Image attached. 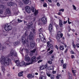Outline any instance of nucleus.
<instances>
[{
  "instance_id": "nucleus-1",
  "label": "nucleus",
  "mask_w": 79,
  "mask_h": 79,
  "mask_svg": "<svg viewBox=\"0 0 79 79\" xmlns=\"http://www.w3.org/2000/svg\"><path fill=\"white\" fill-rule=\"evenodd\" d=\"M14 55V56H17V53L16 51L12 49L10 51V54L8 56H7L5 57L3 56L1 57L0 60V61L1 63L2 69L3 72L5 70L4 68L6 66H8L11 63V60L9 58L10 56H13Z\"/></svg>"
},
{
  "instance_id": "nucleus-2",
  "label": "nucleus",
  "mask_w": 79,
  "mask_h": 79,
  "mask_svg": "<svg viewBox=\"0 0 79 79\" xmlns=\"http://www.w3.org/2000/svg\"><path fill=\"white\" fill-rule=\"evenodd\" d=\"M15 63H16L17 66H23L25 67L26 65H28V64H29V63H26L24 61H22L21 63H20L19 61L18 60H16L15 62Z\"/></svg>"
},
{
  "instance_id": "nucleus-3",
  "label": "nucleus",
  "mask_w": 79,
  "mask_h": 79,
  "mask_svg": "<svg viewBox=\"0 0 79 79\" xmlns=\"http://www.w3.org/2000/svg\"><path fill=\"white\" fill-rule=\"evenodd\" d=\"M26 37H27V35H26V33H25L24 35L22 36V42H23V44H26L27 46L28 47H29V43L28 42L27 40H26Z\"/></svg>"
},
{
  "instance_id": "nucleus-4",
  "label": "nucleus",
  "mask_w": 79,
  "mask_h": 79,
  "mask_svg": "<svg viewBox=\"0 0 79 79\" xmlns=\"http://www.w3.org/2000/svg\"><path fill=\"white\" fill-rule=\"evenodd\" d=\"M12 27L10 25H9V24L6 23L4 26V29L6 31H11L12 29Z\"/></svg>"
},
{
  "instance_id": "nucleus-5",
  "label": "nucleus",
  "mask_w": 79,
  "mask_h": 79,
  "mask_svg": "<svg viewBox=\"0 0 79 79\" xmlns=\"http://www.w3.org/2000/svg\"><path fill=\"white\" fill-rule=\"evenodd\" d=\"M39 36L42 42H43V43H45L46 42V40L45 39V38H44V37L43 34L42 33H40L39 34Z\"/></svg>"
},
{
  "instance_id": "nucleus-6",
  "label": "nucleus",
  "mask_w": 79,
  "mask_h": 79,
  "mask_svg": "<svg viewBox=\"0 0 79 79\" xmlns=\"http://www.w3.org/2000/svg\"><path fill=\"white\" fill-rule=\"evenodd\" d=\"M7 5L9 6H12L14 8H16L17 7V4L16 3L12 2H8Z\"/></svg>"
},
{
  "instance_id": "nucleus-7",
  "label": "nucleus",
  "mask_w": 79,
  "mask_h": 79,
  "mask_svg": "<svg viewBox=\"0 0 79 79\" xmlns=\"http://www.w3.org/2000/svg\"><path fill=\"white\" fill-rule=\"evenodd\" d=\"M37 59L35 56H33L31 60V63H29V64H32L33 62L35 63L37 61Z\"/></svg>"
},
{
  "instance_id": "nucleus-8",
  "label": "nucleus",
  "mask_w": 79,
  "mask_h": 79,
  "mask_svg": "<svg viewBox=\"0 0 79 79\" xmlns=\"http://www.w3.org/2000/svg\"><path fill=\"white\" fill-rule=\"evenodd\" d=\"M24 60L27 62H29L31 60V58L28 55H26L24 57Z\"/></svg>"
},
{
  "instance_id": "nucleus-9",
  "label": "nucleus",
  "mask_w": 79,
  "mask_h": 79,
  "mask_svg": "<svg viewBox=\"0 0 79 79\" xmlns=\"http://www.w3.org/2000/svg\"><path fill=\"white\" fill-rule=\"evenodd\" d=\"M35 74L34 73H32L31 74H29L27 75V77L28 79H32V78H34Z\"/></svg>"
},
{
  "instance_id": "nucleus-10",
  "label": "nucleus",
  "mask_w": 79,
  "mask_h": 79,
  "mask_svg": "<svg viewBox=\"0 0 79 79\" xmlns=\"http://www.w3.org/2000/svg\"><path fill=\"white\" fill-rule=\"evenodd\" d=\"M5 13H6V15H11V11L10 10V8H7V9L6 10H5Z\"/></svg>"
},
{
  "instance_id": "nucleus-11",
  "label": "nucleus",
  "mask_w": 79,
  "mask_h": 79,
  "mask_svg": "<svg viewBox=\"0 0 79 79\" xmlns=\"http://www.w3.org/2000/svg\"><path fill=\"white\" fill-rule=\"evenodd\" d=\"M42 23H44V24H46L47 22V17H43L42 18Z\"/></svg>"
},
{
  "instance_id": "nucleus-12",
  "label": "nucleus",
  "mask_w": 79,
  "mask_h": 79,
  "mask_svg": "<svg viewBox=\"0 0 79 79\" xmlns=\"http://www.w3.org/2000/svg\"><path fill=\"white\" fill-rule=\"evenodd\" d=\"M25 10L28 13H31V8L29 6H26L25 7Z\"/></svg>"
},
{
  "instance_id": "nucleus-13",
  "label": "nucleus",
  "mask_w": 79,
  "mask_h": 79,
  "mask_svg": "<svg viewBox=\"0 0 79 79\" xmlns=\"http://www.w3.org/2000/svg\"><path fill=\"white\" fill-rule=\"evenodd\" d=\"M49 30L50 31V34H52V31H53V27L51 23L49 25Z\"/></svg>"
},
{
  "instance_id": "nucleus-14",
  "label": "nucleus",
  "mask_w": 79,
  "mask_h": 79,
  "mask_svg": "<svg viewBox=\"0 0 79 79\" xmlns=\"http://www.w3.org/2000/svg\"><path fill=\"white\" fill-rule=\"evenodd\" d=\"M47 47H49V48H51V49H53V47L52 44H50V42L48 41L47 42Z\"/></svg>"
},
{
  "instance_id": "nucleus-15",
  "label": "nucleus",
  "mask_w": 79,
  "mask_h": 79,
  "mask_svg": "<svg viewBox=\"0 0 79 79\" xmlns=\"http://www.w3.org/2000/svg\"><path fill=\"white\" fill-rule=\"evenodd\" d=\"M34 38V35L31 32L29 36V39L30 40H32Z\"/></svg>"
},
{
  "instance_id": "nucleus-16",
  "label": "nucleus",
  "mask_w": 79,
  "mask_h": 79,
  "mask_svg": "<svg viewBox=\"0 0 79 79\" xmlns=\"http://www.w3.org/2000/svg\"><path fill=\"white\" fill-rule=\"evenodd\" d=\"M47 64H46L45 65H43L42 66L40 67V69L43 70L45 69H47Z\"/></svg>"
},
{
  "instance_id": "nucleus-17",
  "label": "nucleus",
  "mask_w": 79,
  "mask_h": 79,
  "mask_svg": "<svg viewBox=\"0 0 79 79\" xmlns=\"http://www.w3.org/2000/svg\"><path fill=\"white\" fill-rule=\"evenodd\" d=\"M35 45V43L34 42H30V46L31 49L34 48V46Z\"/></svg>"
},
{
  "instance_id": "nucleus-18",
  "label": "nucleus",
  "mask_w": 79,
  "mask_h": 79,
  "mask_svg": "<svg viewBox=\"0 0 79 79\" xmlns=\"http://www.w3.org/2000/svg\"><path fill=\"white\" fill-rule=\"evenodd\" d=\"M47 69H48V70H54V68L52 66H50L48 67V65H47Z\"/></svg>"
},
{
  "instance_id": "nucleus-19",
  "label": "nucleus",
  "mask_w": 79,
  "mask_h": 79,
  "mask_svg": "<svg viewBox=\"0 0 79 79\" xmlns=\"http://www.w3.org/2000/svg\"><path fill=\"white\" fill-rule=\"evenodd\" d=\"M0 50H3L4 49H5L6 48V46H2V44H0Z\"/></svg>"
},
{
  "instance_id": "nucleus-20",
  "label": "nucleus",
  "mask_w": 79,
  "mask_h": 79,
  "mask_svg": "<svg viewBox=\"0 0 79 79\" xmlns=\"http://www.w3.org/2000/svg\"><path fill=\"white\" fill-rule=\"evenodd\" d=\"M23 1L26 5H27L29 3V0H23Z\"/></svg>"
},
{
  "instance_id": "nucleus-21",
  "label": "nucleus",
  "mask_w": 79,
  "mask_h": 79,
  "mask_svg": "<svg viewBox=\"0 0 79 79\" xmlns=\"http://www.w3.org/2000/svg\"><path fill=\"white\" fill-rule=\"evenodd\" d=\"M4 44L6 46L7 45L8 47H9V46H10V45H9V44H10V42L9 41V40H7L5 42Z\"/></svg>"
},
{
  "instance_id": "nucleus-22",
  "label": "nucleus",
  "mask_w": 79,
  "mask_h": 79,
  "mask_svg": "<svg viewBox=\"0 0 79 79\" xmlns=\"http://www.w3.org/2000/svg\"><path fill=\"white\" fill-rule=\"evenodd\" d=\"M58 35L60 36L61 38V37H63V33H61V31H59L58 32V35Z\"/></svg>"
},
{
  "instance_id": "nucleus-23",
  "label": "nucleus",
  "mask_w": 79,
  "mask_h": 79,
  "mask_svg": "<svg viewBox=\"0 0 79 79\" xmlns=\"http://www.w3.org/2000/svg\"><path fill=\"white\" fill-rule=\"evenodd\" d=\"M72 72L74 76H76V70H73V68L72 69Z\"/></svg>"
},
{
  "instance_id": "nucleus-24",
  "label": "nucleus",
  "mask_w": 79,
  "mask_h": 79,
  "mask_svg": "<svg viewBox=\"0 0 79 79\" xmlns=\"http://www.w3.org/2000/svg\"><path fill=\"white\" fill-rule=\"evenodd\" d=\"M36 51V49H33V50H32L31 51L30 54H31V55H33V53H34L35 52V51Z\"/></svg>"
},
{
  "instance_id": "nucleus-25",
  "label": "nucleus",
  "mask_w": 79,
  "mask_h": 79,
  "mask_svg": "<svg viewBox=\"0 0 79 79\" xmlns=\"http://www.w3.org/2000/svg\"><path fill=\"white\" fill-rule=\"evenodd\" d=\"M23 71L19 72L18 74L19 77H21V76H23Z\"/></svg>"
},
{
  "instance_id": "nucleus-26",
  "label": "nucleus",
  "mask_w": 79,
  "mask_h": 79,
  "mask_svg": "<svg viewBox=\"0 0 79 79\" xmlns=\"http://www.w3.org/2000/svg\"><path fill=\"white\" fill-rule=\"evenodd\" d=\"M59 26H60V27H61L63 26V22H62V20H59Z\"/></svg>"
},
{
  "instance_id": "nucleus-27",
  "label": "nucleus",
  "mask_w": 79,
  "mask_h": 79,
  "mask_svg": "<svg viewBox=\"0 0 79 79\" xmlns=\"http://www.w3.org/2000/svg\"><path fill=\"white\" fill-rule=\"evenodd\" d=\"M68 74L69 76V79H72V74H71V73L70 72H68Z\"/></svg>"
},
{
  "instance_id": "nucleus-28",
  "label": "nucleus",
  "mask_w": 79,
  "mask_h": 79,
  "mask_svg": "<svg viewBox=\"0 0 79 79\" xmlns=\"http://www.w3.org/2000/svg\"><path fill=\"white\" fill-rule=\"evenodd\" d=\"M0 8L2 10H4L5 8V6L3 5V4L0 5Z\"/></svg>"
},
{
  "instance_id": "nucleus-29",
  "label": "nucleus",
  "mask_w": 79,
  "mask_h": 79,
  "mask_svg": "<svg viewBox=\"0 0 79 79\" xmlns=\"http://www.w3.org/2000/svg\"><path fill=\"white\" fill-rule=\"evenodd\" d=\"M60 50H64V46H60L59 47Z\"/></svg>"
},
{
  "instance_id": "nucleus-30",
  "label": "nucleus",
  "mask_w": 79,
  "mask_h": 79,
  "mask_svg": "<svg viewBox=\"0 0 79 79\" xmlns=\"http://www.w3.org/2000/svg\"><path fill=\"white\" fill-rule=\"evenodd\" d=\"M19 5H20V6L21 7H22L23 6V3H22V2H21L20 1H19Z\"/></svg>"
},
{
  "instance_id": "nucleus-31",
  "label": "nucleus",
  "mask_w": 79,
  "mask_h": 79,
  "mask_svg": "<svg viewBox=\"0 0 79 79\" xmlns=\"http://www.w3.org/2000/svg\"><path fill=\"white\" fill-rule=\"evenodd\" d=\"M60 36L58 35H57L56 39L58 41H59L60 40Z\"/></svg>"
},
{
  "instance_id": "nucleus-32",
  "label": "nucleus",
  "mask_w": 79,
  "mask_h": 79,
  "mask_svg": "<svg viewBox=\"0 0 79 79\" xmlns=\"http://www.w3.org/2000/svg\"><path fill=\"white\" fill-rule=\"evenodd\" d=\"M32 22H29L28 23V26L29 27H31V26H32Z\"/></svg>"
},
{
  "instance_id": "nucleus-33",
  "label": "nucleus",
  "mask_w": 79,
  "mask_h": 79,
  "mask_svg": "<svg viewBox=\"0 0 79 79\" xmlns=\"http://www.w3.org/2000/svg\"><path fill=\"white\" fill-rule=\"evenodd\" d=\"M72 45L74 48H76V46L74 44V41H73L72 42Z\"/></svg>"
},
{
  "instance_id": "nucleus-34",
  "label": "nucleus",
  "mask_w": 79,
  "mask_h": 79,
  "mask_svg": "<svg viewBox=\"0 0 79 79\" xmlns=\"http://www.w3.org/2000/svg\"><path fill=\"white\" fill-rule=\"evenodd\" d=\"M13 45L14 46L17 45H18V42H15L13 43Z\"/></svg>"
},
{
  "instance_id": "nucleus-35",
  "label": "nucleus",
  "mask_w": 79,
  "mask_h": 79,
  "mask_svg": "<svg viewBox=\"0 0 79 79\" xmlns=\"http://www.w3.org/2000/svg\"><path fill=\"white\" fill-rule=\"evenodd\" d=\"M39 79H45V77L44 76H40L39 77Z\"/></svg>"
},
{
  "instance_id": "nucleus-36",
  "label": "nucleus",
  "mask_w": 79,
  "mask_h": 79,
  "mask_svg": "<svg viewBox=\"0 0 79 79\" xmlns=\"http://www.w3.org/2000/svg\"><path fill=\"white\" fill-rule=\"evenodd\" d=\"M38 11L35 10V12L34 13V15L35 16L37 14H38Z\"/></svg>"
},
{
  "instance_id": "nucleus-37",
  "label": "nucleus",
  "mask_w": 79,
  "mask_h": 79,
  "mask_svg": "<svg viewBox=\"0 0 79 79\" xmlns=\"http://www.w3.org/2000/svg\"><path fill=\"white\" fill-rule=\"evenodd\" d=\"M66 65H67L66 64H65L63 65V67L64 69H66Z\"/></svg>"
},
{
  "instance_id": "nucleus-38",
  "label": "nucleus",
  "mask_w": 79,
  "mask_h": 79,
  "mask_svg": "<svg viewBox=\"0 0 79 79\" xmlns=\"http://www.w3.org/2000/svg\"><path fill=\"white\" fill-rule=\"evenodd\" d=\"M56 77L57 79H60V78L61 77V75H59L57 76Z\"/></svg>"
},
{
  "instance_id": "nucleus-39",
  "label": "nucleus",
  "mask_w": 79,
  "mask_h": 79,
  "mask_svg": "<svg viewBox=\"0 0 79 79\" xmlns=\"http://www.w3.org/2000/svg\"><path fill=\"white\" fill-rule=\"evenodd\" d=\"M31 10L32 12H34L35 11V10H34V8L33 7H32Z\"/></svg>"
},
{
  "instance_id": "nucleus-40",
  "label": "nucleus",
  "mask_w": 79,
  "mask_h": 79,
  "mask_svg": "<svg viewBox=\"0 0 79 79\" xmlns=\"http://www.w3.org/2000/svg\"><path fill=\"white\" fill-rule=\"evenodd\" d=\"M46 74L47 76H48V77H50V73H49L47 72Z\"/></svg>"
},
{
  "instance_id": "nucleus-41",
  "label": "nucleus",
  "mask_w": 79,
  "mask_h": 79,
  "mask_svg": "<svg viewBox=\"0 0 79 79\" xmlns=\"http://www.w3.org/2000/svg\"><path fill=\"white\" fill-rule=\"evenodd\" d=\"M54 77L55 76H54V75H52L51 76V79H54Z\"/></svg>"
},
{
  "instance_id": "nucleus-42",
  "label": "nucleus",
  "mask_w": 79,
  "mask_h": 79,
  "mask_svg": "<svg viewBox=\"0 0 79 79\" xmlns=\"http://www.w3.org/2000/svg\"><path fill=\"white\" fill-rule=\"evenodd\" d=\"M37 42H40V38H38L36 40Z\"/></svg>"
},
{
  "instance_id": "nucleus-43",
  "label": "nucleus",
  "mask_w": 79,
  "mask_h": 79,
  "mask_svg": "<svg viewBox=\"0 0 79 79\" xmlns=\"http://www.w3.org/2000/svg\"><path fill=\"white\" fill-rule=\"evenodd\" d=\"M68 24H71V22L69 21V18H68Z\"/></svg>"
},
{
  "instance_id": "nucleus-44",
  "label": "nucleus",
  "mask_w": 79,
  "mask_h": 79,
  "mask_svg": "<svg viewBox=\"0 0 79 79\" xmlns=\"http://www.w3.org/2000/svg\"><path fill=\"white\" fill-rule=\"evenodd\" d=\"M73 9H74V10H76V6H75L73 5Z\"/></svg>"
},
{
  "instance_id": "nucleus-45",
  "label": "nucleus",
  "mask_w": 79,
  "mask_h": 79,
  "mask_svg": "<svg viewBox=\"0 0 79 79\" xmlns=\"http://www.w3.org/2000/svg\"><path fill=\"white\" fill-rule=\"evenodd\" d=\"M48 63L49 64H52V61L50 60L48 61Z\"/></svg>"
},
{
  "instance_id": "nucleus-46",
  "label": "nucleus",
  "mask_w": 79,
  "mask_h": 79,
  "mask_svg": "<svg viewBox=\"0 0 79 79\" xmlns=\"http://www.w3.org/2000/svg\"><path fill=\"white\" fill-rule=\"evenodd\" d=\"M59 11H62V12H63L64 11V9H60L59 10Z\"/></svg>"
},
{
  "instance_id": "nucleus-47",
  "label": "nucleus",
  "mask_w": 79,
  "mask_h": 79,
  "mask_svg": "<svg viewBox=\"0 0 79 79\" xmlns=\"http://www.w3.org/2000/svg\"><path fill=\"white\" fill-rule=\"evenodd\" d=\"M53 50H51L49 52V53L50 54H52V53H53Z\"/></svg>"
},
{
  "instance_id": "nucleus-48",
  "label": "nucleus",
  "mask_w": 79,
  "mask_h": 79,
  "mask_svg": "<svg viewBox=\"0 0 79 79\" xmlns=\"http://www.w3.org/2000/svg\"><path fill=\"white\" fill-rule=\"evenodd\" d=\"M18 22H19V23H21V22H22V21H23L20 20L19 19H18Z\"/></svg>"
},
{
  "instance_id": "nucleus-49",
  "label": "nucleus",
  "mask_w": 79,
  "mask_h": 79,
  "mask_svg": "<svg viewBox=\"0 0 79 79\" xmlns=\"http://www.w3.org/2000/svg\"><path fill=\"white\" fill-rule=\"evenodd\" d=\"M24 50H25L26 51V52L27 53H28V52H29V50H27V49L26 48H25L24 49Z\"/></svg>"
},
{
  "instance_id": "nucleus-50",
  "label": "nucleus",
  "mask_w": 79,
  "mask_h": 79,
  "mask_svg": "<svg viewBox=\"0 0 79 79\" xmlns=\"http://www.w3.org/2000/svg\"><path fill=\"white\" fill-rule=\"evenodd\" d=\"M3 10H0V15L1 14H2L3 13Z\"/></svg>"
},
{
  "instance_id": "nucleus-51",
  "label": "nucleus",
  "mask_w": 79,
  "mask_h": 79,
  "mask_svg": "<svg viewBox=\"0 0 79 79\" xmlns=\"http://www.w3.org/2000/svg\"><path fill=\"white\" fill-rule=\"evenodd\" d=\"M55 48H56L57 50H58L59 49V48L58 47V46L57 45H56L55 46Z\"/></svg>"
},
{
  "instance_id": "nucleus-52",
  "label": "nucleus",
  "mask_w": 79,
  "mask_h": 79,
  "mask_svg": "<svg viewBox=\"0 0 79 79\" xmlns=\"http://www.w3.org/2000/svg\"><path fill=\"white\" fill-rule=\"evenodd\" d=\"M42 60H40L38 61V63H39L41 62H42Z\"/></svg>"
},
{
  "instance_id": "nucleus-53",
  "label": "nucleus",
  "mask_w": 79,
  "mask_h": 79,
  "mask_svg": "<svg viewBox=\"0 0 79 79\" xmlns=\"http://www.w3.org/2000/svg\"><path fill=\"white\" fill-rule=\"evenodd\" d=\"M43 6L44 7H47V3H45L43 5Z\"/></svg>"
},
{
  "instance_id": "nucleus-54",
  "label": "nucleus",
  "mask_w": 79,
  "mask_h": 79,
  "mask_svg": "<svg viewBox=\"0 0 79 79\" xmlns=\"http://www.w3.org/2000/svg\"><path fill=\"white\" fill-rule=\"evenodd\" d=\"M32 21H34L35 20V18H33L32 19H31Z\"/></svg>"
},
{
  "instance_id": "nucleus-55",
  "label": "nucleus",
  "mask_w": 79,
  "mask_h": 79,
  "mask_svg": "<svg viewBox=\"0 0 79 79\" xmlns=\"http://www.w3.org/2000/svg\"><path fill=\"white\" fill-rule=\"evenodd\" d=\"M67 22H68V20H67L66 21H64L63 22L64 24H66V23H67Z\"/></svg>"
},
{
  "instance_id": "nucleus-56",
  "label": "nucleus",
  "mask_w": 79,
  "mask_h": 79,
  "mask_svg": "<svg viewBox=\"0 0 79 79\" xmlns=\"http://www.w3.org/2000/svg\"><path fill=\"white\" fill-rule=\"evenodd\" d=\"M76 45L77 48H79V44H77Z\"/></svg>"
},
{
  "instance_id": "nucleus-57",
  "label": "nucleus",
  "mask_w": 79,
  "mask_h": 79,
  "mask_svg": "<svg viewBox=\"0 0 79 79\" xmlns=\"http://www.w3.org/2000/svg\"><path fill=\"white\" fill-rule=\"evenodd\" d=\"M40 58H41L40 56H39V57L37 58V60H40Z\"/></svg>"
},
{
  "instance_id": "nucleus-58",
  "label": "nucleus",
  "mask_w": 79,
  "mask_h": 79,
  "mask_svg": "<svg viewBox=\"0 0 79 79\" xmlns=\"http://www.w3.org/2000/svg\"><path fill=\"white\" fill-rule=\"evenodd\" d=\"M71 54H74V51H72L71 52Z\"/></svg>"
},
{
  "instance_id": "nucleus-59",
  "label": "nucleus",
  "mask_w": 79,
  "mask_h": 79,
  "mask_svg": "<svg viewBox=\"0 0 79 79\" xmlns=\"http://www.w3.org/2000/svg\"><path fill=\"white\" fill-rule=\"evenodd\" d=\"M71 58L72 59L74 58V56L73 55L71 56Z\"/></svg>"
},
{
  "instance_id": "nucleus-60",
  "label": "nucleus",
  "mask_w": 79,
  "mask_h": 79,
  "mask_svg": "<svg viewBox=\"0 0 79 79\" xmlns=\"http://www.w3.org/2000/svg\"><path fill=\"white\" fill-rule=\"evenodd\" d=\"M67 52H68V49H66L64 51L65 53H67Z\"/></svg>"
},
{
  "instance_id": "nucleus-61",
  "label": "nucleus",
  "mask_w": 79,
  "mask_h": 79,
  "mask_svg": "<svg viewBox=\"0 0 79 79\" xmlns=\"http://www.w3.org/2000/svg\"><path fill=\"white\" fill-rule=\"evenodd\" d=\"M57 15H61V13L60 12H59L57 14Z\"/></svg>"
},
{
  "instance_id": "nucleus-62",
  "label": "nucleus",
  "mask_w": 79,
  "mask_h": 79,
  "mask_svg": "<svg viewBox=\"0 0 79 79\" xmlns=\"http://www.w3.org/2000/svg\"><path fill=\"white\" fill-rule=\"evenodd\" d=\"M52 73L53 74H55L56 73V71H52Z\"/></svg>"
},
{
  "instance_id": "nucleus-63",
  "label": "nucleus",
  "mask_w": 79,
  "mask_h": 79,
  "mask_svg": "<svg viewBox=\"0 0 79 79\" xmlns=\"http://www.w3.org/2000/svg\"><path fill=\"white\" fill-rule=\"evenodd\" d=\"M35 75H36V76L37 75H39V73H35Z\"/></svg>"
},
{
  "instance_id": "nucleus-64",
  "label": "nucleus",
  "mask_w": 79,
  "mask_h": 79,
  "mask_svg": "<svg viewBox=\"0 0 79 79\" xmlns=\"http://www.w3.org/2000/svg\"><path fill=\"white\" fill-rule=\"evenodd\" d=\"M57 6H60V3H57Z\"/></svg>"
}]
</instances>
